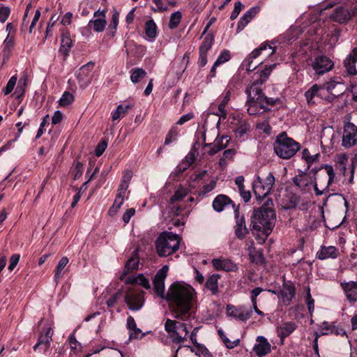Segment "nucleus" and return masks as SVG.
<instances>
[{"instance_id":"obj_1","label":"nucleus","mask_w":357,"mask_h":357,"mask_svg":"<svg viewBox=\"0 0 357 357\" xmlns=\"http://www.w3.org/2000/svg\"><path fill=\"white\" fill-rule=\"evenodd\" d=\"M276 64L266 66L263 70H258L252 76L251 84L246 89L248 95V112L250 115L263 113L269 110L268 107L275 103V100L267 98L262 92L260 86L265 83Z\"/></svg>"},{"instance_id":"obj_2","label":"nucleus","mask_w":357,"mask_h":357,"mask_svg":"<svg viewBox=\"0 0 357 357\" xmlns=\"http://www.w3.org/2000/svg\"><path fill=\"white\" fill-rule=\"evenodd\" d=\"M169 302L174 318L186 321L191 317L193 292L190 287L173 283L165 296Z\"/></svg>"},{"instance_id":"obj_3","label":"nucleus","mask_w":357,"mask_h":357,"mask_svg":"<svg viewBox=\"0 0 357 357\" xmlns=\"http://www.w3.org/2000/svg\"><path fill=\"white\" fill-rule=\"evenodd\" d=\"M264 204L261 207L255 209L252 215V225L253 229L262 231L264 236L259 238V243H263L272 231L275 222V213L271 208Z\"/></svg>"},{"instance_id":"obj_4","label":"nucleus","mask_w":357,"mask_h":357,"mask_svg":"<svg viewBox=\"0 0 357 357\" xmlns=\"http://www.w3.org/2000/svg\"><path fill=\"white\" fill-rule=\"evenodd\" d=\"M274 152L280 158L288 160L292 158L301 149V145L286 132L279 134L273 144Z\"/></svg>"},{"instance_id":"obj_5","label":"nucleus","mask_w":357,"mask_h":357,"mask_svg":"<svg viewBox=\"0 0 357 357\" xmlns=\"http://www.w3.org/2000/svg\"><path fill=\"white\" fill-rule=\"evenodd\" d=\"M180 237L172 232H163L160 234L155 241V249L158 255L165 257L174 254L178 250Z\"/></svg>"},{"instance_id":"obj_6","label":"nucleus","mask_w":357,"mask_h":357,"mask_svg":"<svg viewBox=\"0 0 357 357\" xmlns=\"http://www.w3.org/2000/svg\"><path fill=\"white\" fill-rule=\"evenodd\" d=\"M191 328L192 326L190 324L170 319H167L165 323V331L172 341L176 344H180L185 341Z\"/></svg>"},{"instance_id":"obj_7","label":"nucleus","mask_w":357,"mask_h":357,"mask_svg":"<svg viewBox=\"0 0 357 357\" xmlns=\"http://www.w3.org/2000/svg\"><path fill=\"white\" fill-rule=\"evenodd\" d=\"M144 292L139 289L130 288L125 293V302L131 310H139L144 303Z\"/></svg>"},{"instance_id":"obj_8","label":"nucleus","mask_w":357,"mask_h":357,"mask_svg":"<svg viewBox=\"0 0 357 357\" xmlns=\"http://www.w3.org/2000/svg\"><path fill=\"white\" fill-rule=\"evenodd\" d=\"M356 14H357V3L351 7L347 6L336 7L331 17L333 21L343 24L347 22Z\"/></svg>"},{"instance_id":"obj_9","label":"nucleus","mask_w":357,"mask_h":357,"mask_svg":"<svg viewBox=\"0 0 357 357\" xmlns=\"http://www.w3.org/2000/svg\"><path fill=\"white\" fill-rule=\"evenodd\" d=\"M266 50H268V52L266 54V56H271L275 52V48L272 47L271 45L266 43H262L259 48L254 50L249 54V56L243 61V65L245 66L247 71L252 72L256 69L257 65H252V60L256 59L263 52Z\"/></svg>"},{"instance_id":"obj_10","label":"nucleus","mask_w":357,"mask_h":357,"mask_svg":"<svg viewBox=\"0 0 357 357\" xmlns=\"http://www.w3.org/2000/svg\"><path fill=\"white\" fill-rule=\"evenodd\" d=\"M357 143V127L352 123L347 122L344 125L342 146L345 149L354 146Z\"/></svg>"},{"instance_id":"obj_11","label":"nucleus","mask_w":357,"mask_h":357,"mask_svg":"<svg viewBox=\"0 0 357 357\" xmlns=\"http://www.w3.org/2000/svg\"><path fill=\"white\" fill-rule=\"evenodd\" d=\"M333 61L326 56H318L312 63V67L317 75H324L332 70Z\"/></svg>"},{"instance_id":"obj_12","label":"nucleus","mask_w":357,"mask_h":357,"mask_svg":"<svg viewBox=\"0 0 357 357\" xmlns=\"http://www.w3.org/2000/svg\"><path fill=\"white\" fill-rule=\"evenodd\" d=\"M235 225L234 227V234L239 240L244 239L249 234V230L245 224V219L243 215H240L239 208H234Z\"/></svg>"},{"instance_id":"obj_13","label":"nucleus","mask_w":357,"mask_h":357,"mask_svg":"<svg viewBox=\"0 0 357 357\" xmlns=\"http://www.w3.org/2000/svg\"><path fill=\"white\" fill-rule=\"evenodd\" d=\"M93 67L94 63L89 61L82 66L76 73L77 79L81 87L85 88L91 83L92 79L91 72Z\"/></svg>"},{"instance_id":"obj_14","label":"nucleus","mask_w":357,"mask_h":357,"mask_svg":"<svg viewBox=\"0 0 357 357\" xmlns=\"http://www.w3.org/2000/svg\"><path fill=\"white\" fill-rule=\"evenodd\" d=\"M168 269V266H163L158 271L153 278L154 291L157 295L161 298H165V280L167 277Z\"/></svg>"},{"instance_id":"obj_15","label":"nucleus","mask_w":357,"mask_h":357,"mask_svg":"<svg viewBox=\"0 0 357 357\" xmlns=\"http://www.w3.org/2000/svg\"><path fill=\"white\" fill-rule=\"evenodd\" d=\"M227 314L237 320L245 321L251 317L252 310L245 306L235 307L228 305L227 306Z\"/></svg>"},{"instance_id":"obj_16","label":"nucleus","mask_w":357,"mask_h":357,"mask_svg":"<svg viewBox=\"0 0 357 357\" xmlns=\"http://www.w3.org/2000/svg\"><path fill=\"white\" fill-rule=\"evenodd\" d=\"M54 331L51 327H47L44 331L40 333L38 342L33 346V349L36 351L38 349H43L45 352L50 347L52 341Z\"/></svg>"},{"instance_id":"obj_17","label":"nucleus","mask_w":357,"mask_h":357,"mask_svg":"<svg viewBox=\"0 0 357 357\" xmlns=\"http://www.w3.org/2000/svg\"><path fill=\"white\" fill-rule=\"evenodd\" d=\"M343 64L348 75H357V47L351 50L349 54L344 59Z\"/></svg>"},{"instance_id":"obj_18","label":"nucleus","mask_w":357,"mask_h":357,"mask_svg":"<svg viewBox=\"0 0 357 357\" xmlns=\"http://www.w3.org/2000/svg\"><path fill=\"white\" fill-rule=\"evenodd\" d=\"M323 167L326 170L328 181L322 187H321L322 188L321 190L318 188V183L316 181H314V189L315 194L317 196L323 195L324 192L327 190L332 183H333L335 176L333 167L331 165H325Z\"/></svg>"},{"instance_id":"obj_19","label":"nucleus","mask_w":357,"mask_h":357,"mask_svg":"<svg viewBox=\"0 0 357 357\" xmlns=\"http://www.w3.org/2000/svg\"><path fill=\"white\" fill-rule=\"evenodd\" d=\"M322 90L325 89L334 97H338L343 93V83L335 79H331L321 86Z\"/></svg>"},{"instance_id":"obj_20","label":"nucleus","mask_w":357,"mask_h":357,"mask_svg":"<svg viewBox=\"0 0 357 357\" xmlns=\"http://www.w3.org/2000/svg\"><path fill=\"white\" fill-rule=\"evenodd\" d=\"M252 188L257 199L264 198L271 192V190L265 187L263 179L259 176H257L254 181Z\"/></svg>"},{"instance_id":"obj_21","label":"nucleus","mask_w":357,"mask_h":357,"mask_svg":"<svg viewBox=\"0 0 357 357\" xmlns=\"http://www.w3.org/2000/svg\"><path fill=\"white\" fill-rule=\"evenodd\" d=\"M257 343L255 345L253 350L259 357H263L271 351V344L263 336L257 337Z\"/></svg>"},{"instance_id":"obj_22","label":"nucleus","mask_w":357,"mask_h":357,"mask_svg":"<svg viewBox=\"0 0 357 357\" xmlns=\"http://www.w3.org/2000/svg\"><path fill=\"white\" fill-rule=\"evenodd\" d=\"M280 294L282 301L289 305L295 296L296 289L294 284L291 282H284L280 289Z\"/></svg>"},{"instance_id":"obj_23","label":"nucleus","mask_w":357,"mask_h":357,"mask_svg":"<svg viewBox=\"0 0 357 357\" xmlns=\"http://www.w3.org/2000/svg\"><path fill=\"white\" fill-rule=\"evenodd\" d=\"M322 90L321 86H319L317 84L312 85L305 93V97L307 100L308 105H314L317 103V100L321 98Z\"/></svg>"},{"instance_id":"obj_24","label":"nucleus","mask_w":357,"mask_h":357,"mask_svg":"<svg viewBox=\"0 0 357 357\" xmlns=\"http://www.w3.org/2000/svg\"><path fill=\"white\" fill-rule=\"evenodd\" d=\"M341 287L349 301L355 302L357 301V281L342 282Z\"/></svg>"},{"instance_id":"obj_25","label":"nucleus","mask_w":357,"mask_h":357,"mask_svg":"<svg viewBox=\"0 0 357 357\" xmlns=\"http://www.w3.org/2000/svg\"><path fill=\"white\" fill-rule=\"evenodd\" d=\"M212 264L216 270L233 271L237 268L236 265L228 259H214L212 260Z\"/></svg>"},{"instance_id":"obj_26","label":"nucleus","mask_w":357,"mask_h":357,"mask_svg":"<svg viewBox=\"0 0 357 357\" xmlns=\"http://www.w3.org/2000/svg\"><path fill=\"white\" fill-rule=\"evenodd\" d=\"M229 204H231L234 208H236L233 202L229 197L225 195H219L213 202V208L215 211L221 212Z\"/></svg>"},{"instance_id":"obj_27","label":"nucleus","mask_w":357,"mask_h":357,"mask_svg":"<svg viewBox=\"0 0 357 357\" xmlns=\"http://www.w3.org/2000/svg\"><path fill=\"white\" fill-rule=\"evenodd\" d=\"M296 328V324L293 321L283 323L280 326L277 328V333L280 337L282 342L284 339L290 335Z\"/></svg>"},{"instance_id":"obj_28","label":"nucleus","mask_w":357,"mask_h":357,"mask_svg":"<svg viewBox=\"0 0 357 357\" xmlns=\"http://www.w3.org/2000/svg\"><path fill=\"white\" fill-rule=\"evenodd\" d=\"M259 11V8L257 7H252L250 8L240 19L238 22L236 31L237 32L241 31L245 26L250 22V21L257 15Z\"/></svg>"},{"instance_id":"obj_29","label":"nucleus","mask_w":357,"mask_h":357,"mask_svg":"<svg viewBox=\"0 0 357 357\" xmlns=\"http://www.w3.org/2000/svg\"><path fill=\"white\" fill-rule=\"evenodd\" d=\"M139 259L138 255V248L135 249L130 258L127 261L125 268L124 274H128L129 273L137 269L139 266Z\"/></svg>"},{"instance_id":"obj_30","label":"nucleus","mask_w":357,"mask_h":357,"mask_svg":"<svg viewBox=\"0 0 357 357\" xmlns=\"http://www.w3.org/2000/svg\"><path fill=\"white\" fill-rule=\"evenodd\" d=\"M337 257V250L335 246H323L317 252V257L319 259L328 258L335 259Z\"/></svg>"},{"instance_id":"obj_31","label":"nucleus","mask_w":357,"mask_h":357,"mask_svg":"<svg viewBox=\"0 0 357 357\" xmlns=\"http://www.w3.org/2000/svg\"><path fill=\"white\" fill-rule=\"evenodd\" d=\"M144 31L149 40L153 41L157 37V26L153 20L151 19L146 22Z\"/></svg>"},{"instance_id":"obj_32","label":"nucleus","mask_w":357,"mask_h":357,"mask_svg":"<svg viewBox=\"0 0 357 357\" xmlns=\"http://www.w3.org/2000/svg\"><path fill=\"white\" fill-rule=\"evenodd\" d=\"M316 178H310L305 173L295 176L293 178L294 183L301 189L313 184Z\"/></svg>"},{"instance_id":"obj_33","label":"nucleus","mask_w":357,"mask_h":357,"mask_svg":"<svg viewBox=\"0 0 357 357\" xmlns=\"http://www.w3.org/2000/svg\"><path fill=\"white\" fill-rule=\"evenodd\" d=\"M220 278L219 274H213L210 275L206 282V287L210 290L213 295L218 293V281Z\"/></svg>"},{"instance_id":"obj_34","label":"nucleus","mask_w":357,"mask_h":357,"mask_svg":"<svg viewBox=\"0 0 357 357\" xmlns=\"http://www.w3.org/2000/svg\"><path fill=\"white\" fill-rule=\"evenodd\" d=\"M107 21L105 17H99L96 20H91L88 26L92 28L96 32H102L106 26Z\"/></svg>"},{"instance_id":"obj_35","label":"nucleus","mask_w":357,"mask_h":357,"mask_svg":"<svg viewBox=\"0 0 357 357\" xmlns=\"http://www.w3.org/2000/svg\"><path fill=\"white\" fill-rule=\"evenodd\" d=\"M126 283L128 284H138L145 289L151 287L149 280L145 278L142 274H139L136 277L128 278L126 280Z\"/></svg>"},{"instance_id":"obj_36","label":"nucleus","mask_w":357,"mask_h":357,"mask_svg":"<svg viewBox=\"0 0 357 357\" xmlns=\"http://www.w3.org/2000/svg\"><path fill=\"white\" fill-rule=\"evenodd\" d=\"M132 105H119L117 106L116 110L112 113V120L116 121L121 118L124 117L128 112V111L132 108Z\"/></svg>"},{"instance_id":"obj_37","label":"nucleus","mask_w":357,"mask_h":357,"mask_svg":"<svg viewBox=\"0 0 357 357\" xmlns=\"http://www.w3.org/2000/svg\"><path fill=\"white\" fill-rule=\"evenodd\" d=\"M146 75V72L141 68H132L130 70V80L133 84L140 82Z\"/></svg>"},{"instance_id":"obj_38","label":"nucleus","mask_w":357,"mask_h":357,"mask_svg":"<svg viewBox=\"0 0 357 357\" xmlns=\"http://www.w3.org/2000/svg\"><path fill=\"white\" fill-rule=\"evenodd\" d=\"M68 263V259L66 257H63L59 261L55 270H54V280L57 283L60 278L62 277V271L65 266Z\"/></svg>"},{"instance_id":"obj_39","label":"nucleus","mask_w":357,"mask_h":357,"mask_svg":"<svg viewBox=\"0 0 357 357\" xmlns=\"http://www.w3.org/2000/svg\"><path fill=\"white\" fill-rule=\"evenodd\" d=\"M132 177V172L130 170H125L123 173V177L119 189L121 191H127L131 178Z\"/></svg>"},{"instance_id":"obj_40","label":"nucleus","mask_w":357,"mask_h":357,"mask_svg":"<svg viewBox=\"0 0 357 357\" xmlns=\"http://www.w3.org/2000/svg\"><path fill=\"white\" fill-rule=\"evenodd\" d=\"M184 206L179 202H170L169 205V212L172 217L181 215Z\"/></svg>"},{"instance_id":"obj_41","label":"nucleus","mask_w":357,"mask_h":357,"mask_svg":"<svg viewBox=\"0 0 357 357\" xmlns=\"http://www.w3.org/2000/svg\"><path fill=\"white\" fill-rule=\"evenodd\" d=\"M231 97V92L230 90L227 91L226 93L225 94L223 99L222 100L221 102L218 105V110L220 112V116H221L223 118H226L227 116V112L225 109V107L229 102Z\"/></svg>"},{"instance_id":"obj_42","label":"nucleus","mask_w":357,"mask_h":357,"mask_svg":"<svg viewBox=\"0 0 357 357\" xmlns=\"http://www.w3.org/2000/svg\"><path fill=\"white\" fill-rule=\"evenodd\" d=\"M72 40L70 38L68 33H63L61 40V49L60 50L67 54L71 48Z\"/></svg>"},{"instance_id":"obj_43","label":"nucleus","mask_w":357,"mask_h":357,"mask_svg":"<svg viewBox=\"0 0 357 357\" xmlns=\"http://www.w3.org/2000/svg\"><path fill=\"white\" fill-rule=\"evenodd\" d=\"M121 296L122 291L121 289H119L115 294L112 295L111 297L106 301V305L109 311L112 312L111 309L116 306L118 301L121 299Z\"/></svg>"},{"instance_id":"obj_44","label":"nucleus","mask_w":357,"mask_h":357,"mask_svg":"<svg viewBox=\"0 0 357 357\" xmlns=\"http://www.w3.org/2000/svg\"><path fill=\"white\" fill-rule=\"evenodd\" d=\"M319 156V153L311 155L307 149H304L302 151V159L304 160L308 164V168L310 167V165H312L314 161L318 160Z\"/></svg>"},{"instance_id":"obj_45","label":"nucleus","mask_w":357,"mask_h":357,"mask_svg":"<svg viewBox=\"0 0 357 357\" xmlns=\"http://www.w3.org/2000/svg\"><path fill=\"white\" fill-rule=\"evenodd\" d=\"M181 13L179 11L174 12L169 19V27L171 29H174L178 26L181 20Z\"/></svg>"},{"instance_id":"obj_46","label":"nucleus","mask_w":357,"mask_h":357,"mask_svg":"<svg viewBox=\"0 0 357 357\" xmlns=\"http://www.w3.org/2000/svg\"><path fill=\"white\" fill-rule=\"evenodd\" d=\"M218 335L225 343V346L229 349H233L239 344V340L230 341L221 329L218 330Z\"/></svg>"},{"instance_id":"obj_47","label":"nucleus","mask_w":357,"mask_h":357,"mask_svg":"<svg viewBox=\"0 0 357 357\" xmlns=\"http://www.w3.org/2000/svg\"><path fill=\"white\" fill-rule=\"evenodd\" d=\"M188 190L184 188H179L175 192L174 195L172 197L170 201L171 202H179L183 200V199L187 195Z\"/></svg>"},{"instance_id":"obj_48","label":"nucleus","mask_w":357,"mask_h":357,"mask_svg":"<svg viewBox=\"0 0 357 357\" xmlns=\"http://www.w3.org/2000/svg\"><path fill=\"white\" fill-rule=\"evenodd\" d=\"M3 45H4V47H3V53L4 55H6L7 56H8L9 53L14 45L13 36H10V35L8 33L6 38L5 39V40L3 42Z\"/></svg>"},{"instance_id":"obj_49","label":"nucleus","mask_w":357,"mask_h":357,"mask_svg":"<svg viewBox=\"0 0 357 357\" xmlns=\"http://www.w3.org/2000/svg\"><path fill=\"white\" fill-rule=\"evenodd\" d=\"M74 100V96L69 92H64L61 98L59 100V105L63 107H66L71 104Z\"/></svg>"},{"instance_id":"obj_50","label":"nucleus","mask_w":357,"mask_h":357,"mask_svg":"<svg viewBox=\"0 0 357 357\" xmlns=\"http://www.w3.org/2000/svg\"><path fill=\"white\" fill-rule=\"evenodd\" d=\"M216 186V181L211 180L208 184L204 185L198 192L199 196L204 197L207 193L211 192Z\"/></svg>"},{"instance_id":"obj_51","label":"nucleus","mask_w":357,"mask_h":357,"mask_svg":"<svg viewBox=\"0 0 357 357\" xmlns=\"http://www.w3.org/2000/svg\"><path fill=\"white\" fill-rule=\"evenodd\" d=\"M212 42V36H206L199 47V52L207 53L208 50L211 47Z\"/></svg>"},{"instance_id":"obj_52","label":"nucleus","mask_w":357,"mask_h":357,"mask_svg":"<svg viewBox=\"0 0 357 357\" xmlns=\"http://www.w3.org/2000/svg\"><path fill=\"white\" fill-rule=\"evenodd\" d=\"M17 79V78L15 75L10 78V79L8 80L6 87L3 88V93L5 95H8L10 93H11V91L13 90V89H14V87H15V86L16 84Z\"/></svg>"},{"instance_id":"obj_53","label":"nucleus","mask_w":357,"mask_h":357,"mask_svg":"<svg viewBox=\"0 0 357 357\" xmlns=\"http://www.w3.org/2000/svg\"><path fill=\"white\" fill-rule=\"evenodd\" d=\"M275 177L273 173L269 172L265 179H263L264 184L265 187L268 188L269 190L272 191L273 188L275 185Z\"/></svg>"},{"instance_id":"obj_54","label":"nucleus","mask_w":357,"mask_h":357,"mask_svg":"<svg viewBox=\"0 0 357 357\" xmlns=\"http://www.w3.org/2000/svg\"><path fill=\"white\" fill-rule=\"evenodd\" d=\"M230 59V54L229 51L225 50L218 57L215 61V66H219L227 61Z\"/></svg>"},{"instance_id":"obj_55","label":"nucleus","mask_w":357,"mask_h":357,"mask_svg":"<svg viewBox=\"0 0 357 357\" xmlns=\"http://www.w3.org/2000/svg\"><path fill=\"white\" fill-rule=\"evenodd\" d=\"M107 146V143L105 139L101 140L98 144L97 145L96 150H95V154L97 157H100L102 155V154L105 151L106 148Z\"/></svg>"},{"instance_id":"obj_56","label":"nucleus","mask_w":357,"mask_h":357,"mask_svg":"<svg viewBox=\"0 0 357 357\" xmlns=\"http://www.w3.org/2000/svg\"><path fill=\"white\" fill-rule=\"evenodd\" d=\"M306 303H307L308 311H309L310 314H312L314 311V301L312 298L310 288H307V295H306Z\"/></svg>"},{"instance_id":"obj_57","label":"nucleus","mask_w":357,"mask_h":357,"mask_svg":"<svg viewBox=\"0 0 357 357\" xmlns=\"http://www.w3.org/2000/svg\"><path fill=\"white\" fill-rule=\"evenodd\" d=\"M10 13V8L8 6H2L0 8V21L5 22L8 18Z\"/></svg>"},{"instance_id":"obj_58","label":"nucleus","mask_w":357,"mask_h":357,"mask_svg":"<svg viewBox=\"0 0 357 357\" xmlns=\"http://www.w3.org/2000/svg\"><path fill=\"white\" fill-rule=\"evenodd\" d=\"M243 7L244 6L243 4L241 3V2H236L234 5V8L231 14L230 19L231 20H235L238 17Z\"/></svg>"},{"instance_id":"obj_59","label":"nucleus","mask_w":357,"mask_h":357,"mask_svg":"<svg viewBox=\"0 0 357 357\" xmlns=\"http://www.w3.org/2000/svg\"><path fill=\"white\" fill-rule=\"evenodd\" d=\"M126 191H121V189L118 188L117 195L116 196L114 204L121 206L124 202V197L126 195Z\"/></svg>"},{"instance_id":"obj_60","label":"nucleus","mask_w":357,"mask_h":357,"mask_svg":"<svg viewBox=\"0 0 357 357\" xmlns=\"http://www.w3.org/2000/svg\"><path fill=\"white\" fill-rule=\"evenodd\" d=\"M263 291L264 289L261 287H256L250 291V300L252 304L257 303V298Z\"/></svg>"},{"instance_id":"obj_61","label":"nucleus","mask_w":357,"mask_h":357,"mask_svg":"<svg viewBox=\"0 0 357 357\" xmlns=\"http://www.w3.org/2000/svg\"><path fill=\"white\" fill-rule=\"evenodd\" d=\"M230 142V137L227 135H222L220 139L216 138L215 142H216L219 146H222L224 145V149H225Z\"/></svg>"},{"instance_id":"obj_62","label":"nucleus","mask_w":357,"mask_h":357,"mask_svg":"<svg viewBox=\"0 0 357 357\" xmlns=\"http://www.w3.org/2000/svg\"><path fill=\"white\" fill-rule=\"evenodd\" d=\"M135 210L133 208L128 209L123 215V221L127 224L130 222V218L135 215Z\"/></svg>"},{"instance_id":"obj_63","label":"nucleus","mask_w":357,"mask_h":357,"mask_svg":"<svg viewBox=\"0 0 357 357\" xmlns=\"http://www.w3.org/2000/svg\"><path fill=\"white\" fill-rule=\"evenodd\" d=\"M20 257V255L18 254H15L11 256L8 266V269L10 271H12L16 267L17 263L19 262Z\"/></svg>"},{"instance_id":"obj_64","label":"nucleus","mask_w":357,"mask_h":357,"mask_svg":"<svg viewBox=\"0 0 357 357\" xmlns=\"http://www.w3.org/2000/svg\"><path fill=\"white\" fill-rule=\"evenodd\" d=\"M82 167L83 165L80 162H77L75 167L74 170V179L77 180L81 177L82 175Z\"/></svg>"}]
</instances>
